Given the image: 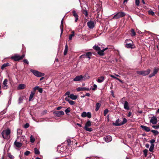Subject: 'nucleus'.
<instances>
[{
  "label": "nucleus",
  "instance_id": "nucleus-19",
  "mask_svg": "<svg viewBox=\"0 0 159 159\" xmlns=\"http://www.w3.org/2000/svg\"><path fill=\"white\" fill-rule=\"evenodd\" d=\"M33 90L34 92L36 90H38L39 92L40 93H42L43 91L42 88H39V86L35 87L33 88Z\"/></svg>",
  "mask_w": 159,
  "mask_h": 159
},
{
  "label": "nucleus",
  "instance_id": "nucleus-15",
  "mask_svg": "<svg viewBox=\"0 0 159 159\" xmlns=\"http://www.w3.org/2000/svg\"><path fill=\"white\" fill-rule=\"evenodd\" d=\"M104 139L106 142H109L112 140V138L110 135H108L104 138Z\"/></svg>",
  "mask_w": 159,
  "mask_h": 159
},
{
  "label": "nucleus",
  "instance_id": "nucleus-36",
  "mask_svg": "<svg viewBox=\"0 0 159 159\" xmlns=\"http://www.w3.org/2000/svg\"><path fill=\"white\" fill-rule=\"evenodd\" d=\"M22 133V130L20 129H18L17 131V134L18 135H21Z\"/></svg>",
  "mask_w": 159,
  "mask_h": 159
},
{
  "label": "nucleus",
  "instance_id": "nucleus-57",
  "mask_svg": "<svg viewBox=\"0 0 159 159\" xmlns=\"http://www.w3.org/2000/svg\"><path fill=\"white\" fill-rule=\"evenodd\" d=\"M69 96H68V97H66V98H65V100L69 102V101L70 100L69 99Z\"/></svg>",
  "mask_w": 159,
  "mask_h": 159
},
{
  "label": "nucleus",
  "instance_id": "nucleus-59",
  "mask_svg": "<svg viewBox=\"0 0 159 159\" xmlns=\"http://www.w3.org/2000/svg\"><path fill=\"white\" fill-rule=\"evenodd\" d=\"M23 62L24 63H26L28 64H29V62H28V61L27 60V59H24L23 60Z\"/></svg>",
  "mask_w": 159,
  "mask_h": 159
},
{
  "label": "nucleus",
  "instance_id": "nucleus-46",
  "mask_svg": "<svg viewBox=\"0 0 159 159\" xmlns=\"http://www.w3.org/2000/svg\"><path fill=\"white\" fill-rule=\"evenodd\" d=\"M68 102H69V103L70 105H74L75 104V102H74L72 100H70Z\"/></svg>",
  "mask_w": 159,
  "mask_h": 159
},
{
  "label": "nucleus",
  "instance_id": "nucleus-26",
  "mask_svg": "<svg viewBox=\"0 0 159 159\" xmlns=\"http://www.w3.org/2000/svg\"><path fill=\"white\" fill-rule=\"evenodd\" d=\"M82 78L83 80H85L86 79H89L90 78V76L88 73H86L84 76H83Z\"/></svg>",
  "mask_w": 159,
  "mask_h": 159
},
{
  "label": "nucleus",
  "instance_id": "nucleus-39",
  "mask_svg": "<svg viewBox=\"0 0 159 159\" xmlns=\"http://www.w3.org/2000/svg\"><path fill=\"white\" fill-rule=\"evenodd\" d=\"M35 153L36 154H39L40 152L38 150L37 148H35L34 149Z\"/></svg>",
  "mask_w": 159,
  "mask_h": 159
},
{
  "label": "nucleus",
  "instance_id": "nucleus-45",
  "mask_svg": "<svg viewBox=\"0 0 159 159\" xmlns=\"http://www.w3.org/2000/svg\"><path fill=\"white\" fill-rule=\"evenodd\" d=\"M87 117L88 118H91V117L92 116H91V113L89 112H88L87 113Z\"/></svg>",
  "mask_w": 159,
  "mask_h": 159
},
{
  "label": "nucleus",
  "instance_id": "nucleus-41",
  "mask_svg": "<svg viewBox=\"0 0 159 159\" xmlns=\"http://www.w3.org/2000/svg\"><path fill=\"white\" fill-rule=\"evenodd\" d=\"M154 145H151V146L150 147V148L149 149V151L151 152H152L153 151V150L154 149Z\"/></svg>",
  "mask_w": 159,
  "mask_h": 159
},
{
  "label": "nucleus",
  "instance_id": "nucleus-63",
  "mask_svg": "<svg viewBox=\"0 0 159 159\" xmlns=\"http://www.w3.org/2000/svg\"><path fill=\"white\" fill-rule=\"evenodd\" d=\"M62 108V107H59L57 108L56 109L57 110H59L60 109H61Z\"/></svg>",
  "mask_w": 159,
  "mask_h": 159
},
{
  "label": "nucleus",
  "instance_id": "nucleus-6",
  "mask_svg": "<svg viewBox=\"0 0 159 159\" xmlns=\"http://www.w3.org/2000/svg\"><path fill=\"white\" fill-rule=\"evenodd\" d=\"M91 121L90 120H88L85 124V126L84 127V129L88 131L91 132L92 131V129L91 128H89V127L91 126Z\"/></svg>",
  "mask_w": 159,
  "mask_h": 159
},
{
  "label": "nucleus",
  "instance_id": "nucleus-51",
  "mask_svg": "<svg viewBox=\"0 0 159 159\" xmlns=\"http://www.w3.org/2000/svg\"><path fill=\"white\" fill-rule=\"evenodd\" d=\"M93 87H94V88L92 89V90H96L97 89V85L96 84H94L93 85Z\"/></svg>",
  "mask_w": 159,
  "mask_h": 159
},
{
  "label": "nucleus",
  "instance_id": "nucleus-24",
  "mask_svg": "<svg viewBox=\"0 0 159 159\" xmlns=\"http://www.w3.org/2000/svg\"><path fill=\"white\" fill-rule=\"evenodd\" d=\"M69 97L71 99L75 100L77 98L78 96L77 95H75L73 94H71L70 95Z\"/></svg>",
  "mask_w": 159,
  "mask_h": 159
},
{
  "label": "nucleus",
  "instance_id": "nucleus-23",
  "mask_svg": "<svg viewBox=\"0 0 159 159\" xmlns=\"http://www.w3.org/2000/svg\"><path fill=\"white\" fill-rule=\"evenodd\" d=\"M26 87V85L24 84H19L18 87V89H23Z\"/></svg>",
  "mask_w": 159,
  "mask_h": 159
},
{
  "label": "nucleus",
  "instance_id": "nucleus-35",
  "mask_svg": "<svg viewBox=\"0 0 159 159\" xmlns=\"http://www.w3.org/2000/svg\"><path fill=\"white\" fill-rule=\"evenodd\" d=\"M93 48L95 50L98 51L100 50L101 49L98 46L95 45L93 46Z\"/></svg>",
  "mask_w": 159,
  "mask_h": 159
},
{
  "label": "nucleus",
  "instance_id": "nucleus-10",
  "mask_svg": "<svg viewBox=\"0 0 159 159\" xmlns=\"http://www.w3.org/2000/svg\"><path fill=\"white\" fill-rule=\"evenodd\" d=\"M150 122L152 124H156L157 122V118L156 116H153L151 118L150 120Z\"/></svg>",
  "mask_w": 159,
  "mask_h": 159
},
{
  "label": "nucleus",
  "instance_id": "nucleus-43",
  "mask_svg": "<svg viewBox=\"0 0 159 159\" xmlns=\"http://www.w3.org/2000/svg\"><path fill=\"white\" fill-rule=\"evenodd\" d=\"M121 122V121L119 119H118L116 121L115 123H113V125L116 126V123L117 124H117H118V123H120V122Z\"/></svg>",
  "mask_w": 159,
  "mask_h": 159
},
{
  "label": "nucleus",
  "instance_id": "nucleus-40",
  "mask_svg": "<svg viewBox=\"0 0 159 159\" xmlns=\"http://www.w3.org/2000/svg\"><path fill=\"white\" fill-rule=\"evenodd\" d=\"M87 113L86 112H83L81 114V116L83 117H87Z\"/></svg>",
  "mask_w": 159,
  "mask_h": 159
},
{
  "label": "nucleus",
  "instance_id": "nucleus-38",
  "mask_svg": "<svg viewBox=\"0 0 159 159\" xmlns=\"http://www.w3.org/2000/svg\"><path fill=\"white\" fill-rule=\"evenodd\" d=\"M35 141V139L34 137L32 135H31L30 137V141L31 143H34Z\"/></svg>",
  "mask_w": 159,
  "mask_h": 159
},
{
  "label": "nucleus",
  "instance_id": "nucleus-48",
  "mask_svg": "<svg viewBox=\"0 0 159 159\" xmlns=\"http://www.w3.org/2000/svg\"><path fill=\"white\" fill-rule=\"evenodd\" d=\"M109 111L107 109H106L104 111V116H105L108 113Z\"/></svg>",
  "mask_w": 159,
  "mask_h": 159
},
{
  "label": "nucleus",
  "instance_id": "nucleus-7",
  "mask_svg": "<svg viewBox=\"0 0 159 159\" xmlns=\"http://www.w3.org/2000/svg\"><path fill=\"white\" fill-rule=\"evenodd\" d=\"M150 70L149 69L147 70H146L142 71H137V73L139 75H142L143 76L147 75L150 73Z\"/></svg>",
  "mask_w": 159,
  "mask_h": 159
},
{
  "label": "nucleus",
  "instance_id": "nucleus-5",
  "mask_svg": "<svg viewBox=\"0 0 159 159\" xmlns=\"http://www.w3.org/2000/svg\"><path fill=\"white\" fill-rule=\"evenodd\" d=\"M30 71V72L32 73L34 75L38 77H40L44 75V73H41L37 70L31 69Z\"/></svg>",
  "mask_w": 159,
  "mask_h": 159
},
{
  "label": "nucleus",
  "instance_id": "nucleus-37",
  "mask_svg": "<svg viewBox=\"0 0 159 159\" xmlns=\"http://www.w3.org/2000/svg\"><path fill=\"white\" fill-rule=\"evenodd\" d=\"M9 64L8 63H5L3 64V65L2 66L1 69H4V68L6 66H9Z\"/></svg>",
  "mask_w": 159,
  "mask_h": 159
},
{
  "label": "nucleus",
  "instance_id": "nucleus-20",
  "mask_svg": "<svg viewBox=\"0 0 159 159\" xmlns=\"http://www.w3.org/2000/svg\"><path fill=\"white\" fill-rule=\"evenodd\" d=\"M77 90L78 91H84V90H89V89L88 88H86L85 87H78L77 89Z\"/></svg>",
  "mask_w": 159,
  "mask_h": 159
},
{
  "label": "nucleus",
  "instance_id": "nucleus-60",
  "mask_svg": "<svg viewBox=\"0 0 159 159\" xmlns=\"http://www.w3.org/2000/svg\"><path fill=\"white\" fill-rule=\"evenodd\" d=\"M70 92H69V91H67L65 93V95H68V96H70Z\"/></svg>",
  "mask_w": 159,
  "mask_h": 159
},
{
  "label": "nucleus",
  "instance_id": "nucleus-12",
  "mask_svg": "<svg viewBox=\"0 0 159 159\" xmlns=\"http://www.w3.org/2000/svg\"><path fill=\"white\" fill-rule=\"evenodd\" d=\"M159 70V68H155L154 69L153 72L150 74L149 76V77H151L154 76L158 72Z\"/></svg>",
  "mask_w": 159,
  "mask_h": 159
},
{
  "label": "nucleus",
  "instance_id": "nucleus-31",
  "mask_svg": "<svg viewBox=\"0 0 159 159\" xmlns=\"http://www.w3.org/2000/svg\"><path fill=\"white\" fill-rule=\"evenodd\" d=\"M151 131L154 134V135L155 136L158 134L159 133L158 131L155 130H152Z\"/></svg>",
  "mask_w": 159,
  "mask_h": 159
},
{
  "label": "nucleus",
  "instance_id": "nucleus-29",
  "mask_svg": "<svg viewBox=\"0 0 159 159\" xmlns=\"http://www.w3.org/2000/svg\"><path fill=\"white\" fill-rule=\"evenodd\" d=\"M35 94V92H31V93L30 95V96L29 98V101H31L32 98H33L34 95Z\"/></svg>",
  "mask_w": 159,
  "mask_h": 159
},
{
  "label": "nucleus",
  "instance_id": "nucleus-54",
  "mask_svg": "<svg viewBox=\"0 0 159 159\" xmlns=\"http://www.w3.org/2000/svg\"><path fill=\"white\" fill-rule=\"evenodd\" d=\"M155 142V140L154 139H152L150 140V143H151V145H154L153 143Z\"/></svg>",
  "mask_w": 159,
  "mask_h": 159
},
{
  "label": "nucleus",
  "instance_id": "nucleus-27",
  "mask_svg": "<svg viewBox=\"0 0 159 159\" xmlns=\"http://www.w3.org/2000/svg\"><path fill=\"white\" fill-rule=\"evenodd\" d=\"M14 145L18 148H20L22 146V144L21 143H19V142H17L16 140L14 143Z\"/></svg>",
  "mask_w": 159,
  "mask_h": 159
},
{
  "label": "nucleus",
  "instance_id": "nucleus-21",
  "mask_svg": "<svg viewBox=\"0 0 159 159\" xmlns=\"http://www.w3.org/2000/svg\"><path fill=\"white\" fill-rule=\"evenodd\" d=\"M72 13L73 16L75 18V22H76L78 19V15L75 11V10L72 11Z\"/></svg>",
  "mask_w": 159,
  "mask_h": 159
},
{
  "label": "nucleus",
  "instance_id": "nucleus-16",
  "mask_svg": "<svg viewBox=\"0 0 159 159\" xmlns=\"http://www.w3.org/2000/svg\"><path fill=\"white\" fill-rule=\"evenodd\" d=\"M107 49V48H106L103 49H101L99 50L98 52V54L100 56H103L104 55V52Z\"/></svg>",
  "mask_w": 159,
  "mask_h": 159
},
{
  "label": "nucleus",
  "instance_id": "nucleus-22",
  "mask_svg": "<svg viewBox=\"0 0 159 159\" xmlns=\"http://www.w3.org/2000/svg\"><path fill=\"white\" fill-rule=\"evenodd\" d=\"M63 18H62V19L61 21V25L60 26V29H61V36L62 35V34L63 31Z\"/></svg>",
  "mask_w": 159,
  "mask_h": 159
},
{
  "label": "nucleus",
  "instance_id": "nucleus-56",
  "mask_svg": "<svg viewBox=\"0 0 159 159\" xmlns=\"http://www.w3.org/2000/svg\"><path fill=\"white\" fill-rule=\"evenodd\" d=\"M30 152L29 151H27L25 152L24 154L26 156H28L29 155V154L30 153Z\"/></svg>",
  "mask_w": 159,
  "mask_h": 159
},
{
  "label": "nucleus",
  "instance_id": "nucleus-32",
  "mask_svg": "<svg viewBox=\"0 0 159 159\" xmlns=\"http://www.w3.org/2000/svg\"><path fill=\"white\" fill-rule=\"evenodd\" d=\"M24 97L23 96H20L19 98V100H18V103L19 104H20L22 102L23 100L24 99Z\"/></svg>",
  "mask_w": 159,
  "mask_h": 159
},
{
  "label": "nucleus",
  "instance_id": "nucleus-62",
  "mask_svg": "<svg viewBox=\"0 0 159 159\" xmlns=\"http://www.w3.org/2000/svg\"><path fill=\"white\" fill-rule=\"evenodd\" d=\"M67 142H68V145H70L71 144V140L70 139H68L67 140Z\"/></svg>",
  "mask_w": 159,
  "mask_h": 159
},
{
  "label": "nucleus",
  "instance_id": "nucleus-28",
  "mask_svg": "<svg viewBox=\"0 0 159 159\" xmlns=\"http://www.w3.org/2000/svg\"><path fill=\"white\" fill-rule=\"evenodd\" d=\"M105 78L103 76H102L99 77L97 80V82L99 83H101L103 82Z\"/></svg>",
  "mask_w": 159,
  "mask_h": 159
},
{
  "label": "nucleus",
  "instance_id": "nucleus-50",
  "mask_svg": "<svg viewBox=\"0 0 159 159\" xmlns=\"http://www.w3.org/2000/svg\"><path fill=\"white\" fill-rule=\"evenodd\" d=\"M143 152L144 154V155L145 157H146L147 155V153L148 152V150L147 149H145L143 150Z\"/></svg>",
  "mask_w": 159,
  "mask_h": 159
},
{
  "label": "nucleus",
  "instance_id": "nucleus-53",
  "mask_svg": "<svg viewBox=\"0 0 159 159\" xmlns=\"http://www.w3.org/2000/svg\"><path fill=\"white\" fill-rule=\"evenodd\" d=\"M83 13L86 16H87L88 15V12L86 11V10H83Z\"/></svg>",
  "mask_w": 159,
  "mask_h": 159
},
{
  "label": "nucleus",
  "instance_id": "nucleus-4",
  "mask_svg": "<svg viewBox=\"0 0 159 159\" xmlns=\"http://www.w3.org/2000/svg\"><path fill=\"white\" fill-rule=\"evenodd\" d=\"M125 15V13L123 12H119L115 14L113 17L114 19H117L120 18L122 17Z\"/></svg>",
  "mask_w": 159,
  "mask_h": 159
},
{
  "label": "nucleus",
  "instance_id": "nucleus-3",
  "mask_svg": "<svg viewBox=\"0 0 159 159\" xmlns=\"http://www.w3.org/2000/svg\"><path fill=\"white\" fill-rule=\"evenodd\" d=\"M25 56V55L24 54H23L21 56H20L17 54H16L11 57V59H13L15 61H16L22 59Z\"/></svg>",
  "mask_w": 159,
  "mask_h": 159
},
{
  "label": "nucleus",
  "instance_id": "nucleus-30",
  "mask_svg": "<svg viewBox=\"0 0 159 159\" xmlns=\"http://www.w3.org/2000/svg\"><path fill=\"white\" fill-rule=\"evenodd\" d=\"M101 106V104L100 103H97L96 105L95 111H98Z\"/></svg>",
  "mask_w": 159,
  "mask_h": 159
},
{
  "label": "nucleus",
  "instance_id": "nucleus-44",
  "mask_svg": "<svg viewBox=\"0 0 159 159\" xmlns=\"http://www.w3.org/2000/svg\"><path fill=\"white\" fill-rule=\"evenodd\" d=\"M148 14L150 15H151L153 16L154 15V13L153 12L152 10H149L148 11Z\"/></svg>",
  "mask_w": 159,
  "mask_h": 159
},
{
  "label": "nucleus",
  "instance_id": "nucleus-52",
  "mask_svg": "<svg viewBox=\"0 0 159 159\" xmlns=\"http://www.w3.org/2000/svg\"><path fill=\"white\" fill-rule=\"evenodd\" d=\"M124 98H123L122 99H120V102L121 103H122V104H124Z\"/></svg>",
  "mask_w": 159,
  "mask_h": 159
},
{
  "label": "nucleus",
  "instance_id": "nucleus-8",
  "mask_svg": "<svg viewBox=\"0 0 159 159\" xmlns=\"http://www.w3.org/2000/svg\"><path fill=\"white\" fill-rule=\"evenodd\" d=\"M53 114L56 116L59 117L61 116L64 115V112L62 111H54L53 112Z\"/></svg>",
  "mask_w": 159,
  "mask_h": 159
},
{
  "label": "nucleus",
  "instance_id": "nucleus-58",
  "mask_svg": "<svg viewBox=\"0 0 159 159\" xmlns=\"http://www.w3.org/2000/svg\"><path fill=\"white\" fill-rule=\"evenodd\" d=\"M68 49H65V50L64 52V55H66L67 53Z\"/></svg>",
  "mask_w": 159,
  "mask_h": 159
},
{
  "label": "nucleus",
  "instance_id": "nucleus-49",
  "mask_svg": "<svg viewBox=\"0 0 159 159\" xmlns=\"http://www.w3.org/2000/svg\"><path fill=\"white\" fill-rule=\"evenodd\" d=\"M152 126L153 128H154L155 129H159V125H152Z\"/></svg>",
  "mask_w": 159,
  "mask_h": 159
},
{
  "label": "nucleus",
  "instance_id": "nucleus-64",
  "mask_svg": "<svg viewBox=\"0 0 159 159\" xmlns=\"http://www.w3.org/2000/svg\"><path fill=\"white\" fill-rule=\"evenodd\" d=\"M90 93H87L85 94V96L89 97V96H90Z\"/></svg>",
  "mask_w": 159,
  "mask_h": 159
},
{
  "label": "nucleus",
  "instance_id": "nucleus-61",
  "mask_svg": "<svg viewBox=\"0 0 159 159\" xmlns=\"http://www.w3.org/2000/svg\"><path fill=\"white\" fill-rule=\"evenodd\" d=\"M29 125L28 123H27L25 125L24 127L25 128H27L29 127Z\"/></svg>",
  "mask_w": 159,
  "mask_h": 159
},
{
  "label": "nucleus",
  "instance_id": "nucleus-17",
  "mask_svg": "<svg viewBox=\"0 0 159 159\" xmlns=\"http://www.w3.org/2000/svg\"><path fill=\"white\" fill-rule=\"evenodd\" d=\"M141 127L144 130L147 132H149L150 131L151 129L149 127L144 125H141Z\"/></svg>",
  "mask_w": 159,
  "mask_h": 159
},
{
  "label": "nucleus",
  "instance_id": "nucleus-13",
  "mask_svg": "<svg viewBox=\"0 0 159 159\" xmlns=\"http://www.w3.org/2000/svg\"><path fill=\"white\" fill-rule=\"evenodd\" d=\"M82 77L83 75H81L77 76L74 79L73 81H78L83 80Z\"/></svg>",
  "mask_w": 159,
  "mask_h": 159
},
{
  "label": "nucleus",
  "instance_id": "nucleus-47",
  "mask_svg": "<svg viewBox=\"0 0 159 159\" xmlns=\"http://www.w3.org/2000/svg\"><path fill=\"white\" fill-rule=\"evenodd\" d=\"M65 111L66 114H67L70 111V107L68 108L65 110Z\"/></svg>",
  "mask_w": 159,
  "mask_h": 159
},
{
  "label": "nucleus",
  "instance_id": "nucleus-42",
  "mask_svg": "<svg viewBox=\"0 0 159 159\" xmlns=\"http://www.w3.org/2000/svg\"><path fill=\"white\" fill-rule=\"evenodd\" d=\"M110 76L111 77H112V78H113L114 79H116L118 80H119L120 82H122L121 80H120V79L116 78V77L115 76H114V75H110Z\"/></svg>",
  "mask_w": 159,
  "mask_h": 159
},
{
  "label": "nucleus",
  "instance_id": "nucleus-34",
  "mask_svg": "<svg viewBox=\"0 0 159 159\" xmlns=\"http://www.w3.org/2000/svg\"><path fill=\"white\" fill-rule=\"evenodd\" d=\"M131 35L132 36H135L136 34V33H135L134 29H131Z\"/></svg>",
  "mask_w": 159,
  "mask_h": 159
},
{
  "label": "nucleus",
  "instance_id": "nucleus-33",
  "mask_svg": "<svg viewBox=\"0 0 159 159\" xmlns=\"http://www.w3.org/2000/svg\"><path fill=\"white\" fill-rule=\"evenodd\" d=\"M74 35H75L74 32V31H72V34H70L69 36V40H72V37H73L74 36Z\"/></svg>",
  "mask_w": 159,
  "mask_h": 159
},
{
  "label": "nucleus",
  "instance_id": "nucleus-55",
  "mask_svg": "<svg viewBox=\"0 0 159 159\" xmlns=\"http://www.w3.org/2000/svg\"><path fill=\"white\" fill-rule=\"evenodd\" d=\"M135 3L137 6H138L139 4V0H135Z\"/></svg>",
  "mask_w": 159,
  "mask_h": 159
},
{
  "label": "nucleus",
  "instance_id": "nucleus-18",
  "mask_svg": "<svg viewBox=\"0 0 159 159\" xmlns=\"http://www.w3.org/2000/svg\"><path fill=\"white\" fill-rule=\"evenodd\" d=\"M127 120L125 118H124L123 119V121L120 122V123H118V124H117H117L116 123V126H120L123 125L126 123L127 122Z\"/></svg>",
  "mask_w": 159,
  "mask_h": 159
},
{
  "label": "nucleus",
  "instance_id": "nucleus-25",
  "mask_svg": "<svg viewBox=\"0 0 159 159\" xmlns=\"http://www.w3.org/2000/svg\"><path fill=\"white\" fill-rule=\"evenodd\" d=\"M124 108L126 110L129 109V107L128 106V103L127 101H125L124 103Z\"/></svg>",
  "mask_w": 159,
  "mask_h": 159
},
{
  "label": "nucleus",
  "instance_id": "nucleus-1",
  "mask_svg": "<svg viewBox=\"0 0 159 159\" xmlns=\"http://www.w3.org/2000/svg\"><path fill=\"white\" fill-rule=\"evenodd\" d=\"M11 130L10 129L3 130L2 132V135L3 138L5 139H9L10 138Z\"/></svg>",
  "mask_w": 159,
  "mask_h": 159
},
{
  "label": "nucleus",
  "instance_id": "nucleus-2",
  "mask_svg": "<svg viewBox=\"0 0 159 159\" xmlns=\"http://www.w3.org/2000/svg\"><path fill=\"white\" fill-rule=\"evenodd\" d=\"M125 46L127 48H133V42L130 39H126L125 42Z\"/></svg>",
  "mask_w": 159,
  "mask_h": 159
},
{
  "label": "nucleus",
  "instance_id": "nucleus-11",
  "mask_svg": "<svg viewBox=\"0 0 159 159\" xmlns=\"http://www.w3.org/2000/svg\"><path fill=\"white\" fill-rule=\"evenodd\" d=\"M8 80L7 79H5L3 83L2 88L4 89H6L8 88Z\"/></svg>",
  "mask_w": 159,
  "mask_h": 159
},
{
  "label": "nucleus",
  "instance_id": "nucleus-14",
  "mask_svg": "<svg viewBox=\"0 0 159 159\" xmlns=\"http://www.w3.org/2000/svg\"><path fill=\"white\" fill-rule=\"evenodd\" d=\"M87 25L88 27L90 29L93 28L94 26V23L93 21H90L87 23Z\"/></svg>",
  "mask_w": 159,
  "mask_h": 159
},
{
  "label": "nucleus",
  "instance_id": "nucleus-9",
  "mask_svg": "<svg viewBox=\"0 0 159 159\" xmlns=\"http://www.w3.org/2000/svg\"><path fill=\"white\" fill-rule=\"evenodd\" d=\"M92 56V53L90 52H87L86 54H84L81 55L80 57L81 58H85L87 57L90 59L91 58V56Z\"/></svg>",
  "mask_w": 159,
  "mask_h": 159
}]
</instances>
